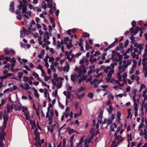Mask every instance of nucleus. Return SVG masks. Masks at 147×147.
I'll return each instance as SVG.
<instances>
[{"label": "nucleus", "instance_id": "1", "mask_svg": "<svg viewBox=\"0 0 147 147\" xmlns=\"http://www.w3.org/2000/svg\"><path fill=\"white\" fill-rule=\"evenodd\" d=\"M131 64V61L130 60H124L123 61V64L121 61H119L118 68V73L117 76L119 81H122V76L121 74L124 72L126 68Z\"/></svg>", "mask_w": 147, "mask_h": 147}, {"label": "nucleus", "instance_id": "2", "mask_svg": "<svg viewBox=\"0 0 147 147\" xmlns=\"http://www.w3.org/2000/svg\"><path fill=\"white\" fill-rule=\"evenodd\" d=\"M24 115L26 119L30 121V123L32 125L31 128H33L34 126L35 125V121L33 119L34 116V113L32 112L30 113L28 111L26 112V113Z\"/></svg>", "mask_w": 147, "mask_h": 147}, {"label": "nucleus", "instance_id": "3", "mask_svg": "<svg viewBox=\"0 0 147 147\" xmlns=\"http://www.w3.org/2000/svg\"><path fill=\"white\" fill-rule=\"evenodd\" d=\"M62 78H57L55 79L52 80V84L54 86H56V87L58 89L60 88L62 86Z\"/></svg>", "mask_w": 147, "mask_h": 147}, {"label": "nucleus", "instance_id": "4", "mask_svg": "<svg viewBox=\"0 0 147 147\" xmlns=\"http://www.w3.org/2000/svg\"><path fill=\"white\" fill-rule=\"evenodd\" d=\"M50 108L49 107L47 108V112L46 113V117L48 118L49 121H51L53 120V116L54 114V111L53 109L50 111L49 115Z\"/></svg>", "mask_w": 147, "mask_h": 147}, {"label": "nucleus", "instance_id": "5", "mask_svg": "<svg viewBox=\"0 0 147 147\" xmlns=\"http://www.w3.org/2000/svg\"><path fill=\"white\" fill-rule=\"evenodd\" d=\"M64 43L66 45L67 48L69 49H70L72 46L71 40L69 39L68 37L64 38Z\"/></svg>", "mask_w": 147, "mask_h": 147}, {"label": "nucleus", "instance_id": "6", "mask_svg": "<svg viewBox=\"0 0 147 147\" xmlns=\"http://www.w3.org/2000/svg\"><path fill=\"white\" fill-rule=\"evenodd\" d=\"M22 12L24 14V16L27 19L28 18V17L30 16L31 15V12H30L26 11V5H22Z\"/></svg>", "mask_w": 147, "mask_h": 147}, {"label": "nucleus", "instance_id": "7", "mask_svg": "<svg viewBox=\"0 0 147 147\" xmlns=\"http://www.w3.org/2000/svg\"><path fill=\"white\" fill-rule=\"evenodd\" d=\"M102 68L104 69V71L105 73H108V74H113L114 73V70L111 69V67L110 66H107L102 67Z\"/></svg>", "mask_w": 147, "mask_h": 147}, {"label": "nucleus", "instance_id": "8", "mask_svg": "<svg viewBox=\"0 0 147 147\" xmlns=\"http://www.w3.org/2000/svg\"><path fill=\"white\" fill-rule=\"evenodd\" d=\"M5 134L3 130H1L0 131V145H3V140H5Z\"/></svg>", "mask_w": 147, "mask_h": 147}, {"label": "nucleus", "instance_id": "9", "mask_svg": "<svg viewBox=\"0 0 147 147\" xmlns=\"http://www.w3.org/2000/svg\"><path fill=\"white\" fill-rule=\"evenodd\" d=\"M143 71H147V61L146 58H144L142 60Z\"/></svg>", "mask_w": 147, "mask_h": 147}, {"label": "nucleus", "instance_id": "10", "mask_svg": "<svg viewBox=\"0 0 147 147\" xmlns=\"http://www.w3.org/2000/svg\"><path fill=\"white\" fill-rule=\"evenodd\" d=\"M86 72V69L84 65H82L80 67L79 74H78L79 77H80L81 74L85 73Z\"/></svg>", "mask_w": 147, "mask_h": 147}, {"label": "nucleus", "instance_id": "11", "mask_svg": "<svg viewBox=\"0 0 147 147\" xmlns=\"http://www.w3.org/2000/svg\"><path fill=\"white\" fill-rule=\"evenodd\" d=\"M4 50L5 55H9L11 53L12 54H15V51L11 49H9L7 48H6L4 49Z\"/></svg>", "mask_w": 147, "mask_h": 147}, {"label": "nucleus", "instance_id": "12", "mask_svg": "<svg viewBox=\"0 0 147 147\" xmlns=\"http://www.w3.org/2000/svg\"><path fill=\"white\" fill-rule=\"evenodd\" d=\"M65 55L67 56V58L69 61L72 60V58L74 56V55H71V52H68L67 51L65 52Z\"/></svg>", "mask_w": 147, "mask_h": 147}, {"label": "nucleus", "instance_id": "13", "mask_svg": "<svg viewBox=\"0 0 147 147\" xmlns=\"http://www.w3.org/2000/svg\"><path fill=\"white\" fill-rule=\"evenodd\" d=\"M78 74H77L76 73H74L71 76V80L74 82L76 80L78 77Z\"/></svg>", "mask_w": 147, "mask_h": 147}, {"label": "nucleus", "instance_id": "14", "mask_svg": "<svg viewBox=\"0 0 147 147\" xmlns=\"http://www.w3.org/2000/svg\"><path fill=\"white\" fill-rule=\"evenodd\" d=\"M50 36H52L51 34L49 33L48 31H45V34H44L43 40L45 41L46 40H49L50 39Z\"/></svg>", "mask_w": 147, "mask_h": 147}, {"label": "nucleus", "instance_id": "15", "mask_svg": "<svg viewBox=\"0 0 147 147\" xmlns=\"http://www.w3.org/2000/svg\"><path fill=\"white\" fill-rule=\"evenodd\" d=\"M102 116L101 115H99L98 117V122L96 125V128H98L99 127V124H101L102 122Z\"/></svg>", "mask_w": 147, "mask_h": 147}, {"label": "nucleus", "instance_id": "16", "mask_svg": "<svg viewBox=\"0 0 147 147\" xmlns=\"http://www.w3.org/2000/svg\"><path fill=\"white\" fill-rule=\"evenodd\" d=\"M139 30V27H137L136 28H131L130 30V32L134 34H137Z\"/></svg>", "mask_w": 147, "mask_h": 147}, {"label": "nucleus", "instance_id": "17", "mask_svg": "<svg viewBox=\"0 0 147 147\" xmlns=\"http://www.w3.org/2000/svg\"><path fill=\"white\" fill-rule=\"evenodd\" d=\"M80 63L81 65H87L89 63L87 59L84 58L80 60Z\"/></svg>", "mask_w": 147, "mask_h": 147}, {"label": "nucleus", "instance_id": "18", "mask_svg": "<svg viewBox=\"0 0 147 147\" xmlns=\"http://www.w3.org/2000/svg\"><path fill=\"white\" fill-rule=\"evenodd\" d=\"M112 74H108V77L107 78V82L112 83L114 81V79L111 78Z\"/></svg>", "mask_w": 147, "mask_h": 147}, {"label": "nucleus", "instance_id": "19", "mask_svg": "<svg viewBox=\"0 0 147 147\" xmlns=\"http://www.w3.org/2000/svg\"><path fill=\"white\" fill-rule=\"evenodd\" d=\"M90 70L88 72V75L90 76L92 72H95L96 70L95 68V66L94 65H92L90 66Z\"/></svg>", "mask_w": 147, "mask_h": 147}, {"label": "nucleus", "instance_id": "20", "mask_svg": "<svg viewBox=\"0 0 147 147\" xmlns=\"http://www.w3.org/2000/svg\"><path fill=\"white\" fill-rule=\"evenodd\" d=\"M115 118V115H113L112 117H109L107 119V123L108 124H112L113 121Z\"/></svg>", "mask_w": 147, "mask_h": 147}, {"label": "nucleus", "instance_id": "21", "mask_svg": "<svg viewBox=\"0 0 147 147\" xmlns=\"http://www.w3.org/2000/svg\"><path fill=\"white\" fill-rule=\"evenodd\" d=\"M134 46L136 47V48L138 49L139 50L141 51L143 49V45L138 44L137 43H134Z\"/></svg>", "mask_w": 147, "mask_h": 147}, {"label": "nucleus", "instance_id": "22", "mask_svg": "<svg viewBox=\"0 0 147 147\" xmlns=\"http://www.w3.org/2000/svg\"><path fill=\"white\" fill-rule=\"evenodd\" d=\"M66 97V99L67 100H69V99L72 100L74 98V96L73 95L71 94L70 91L68 90V93L67 94V95Z\"/></svg>", "mask_w": 147, "mask_h": 147}, {"label": "nucleus", "instance_id": "23", "mask_svg": "<svg viewBox=\"0 0 147 147\" xmlns=\"http://www.w3.org/2000/svg\"><path fill=\"white\" fill-rule=\"evenodd\" d=\"M45 1L48 3L47 5L50 8H52L53 6L52 0H45Z\"/></svg>", "mask_w": 147, "mask_h": 147}, {"label": "nucleus", "instance_id": "24", "mask_svg": "<svg viewBox=\"0 0 147 147\" xmlns=\"http://www.w3.org/2000/svg\"><path fill=\"white\" fill-rule=\"evenodd\" d=\"M49 62H51L52 63V65L50 66V68L51 69H53V68H52L53 67V64L54 63V61L55 60V59L54 57H49Z\"/></svg>", "mask_w": 147, "mask_h": 147}, {"label": "nucleus", "instance_id": "25", "mask_svg": "<svg viewBox=\"0 0 147 147\" xmlns=\"http://www.w3.org/2000/svg\"><path fill=\"white\" fill-rule=\"evenodd\" d=\"M121 116V113L119 112H117V118L118 119L116 120V122L117 124L120 123V117Z\"/></svg>", "mask_w": 147, "mask_h": 147}, {"label": "nucleus", "instance_id": "26", "mask_svg": "<svg viewBox=\"0 0 147 147\" xmlns=\"http://www.w3.org/2000/svg\"><path fill=\"white\" fill-rule=\"evenodd\" d=\"M134 103V106H138L139 105V100L138 99L136 98L133 99Z\"/></svg>", "mask_w": 147, "mask_h": 147}, {"label": "nucleus", "instance_id": "27", "mask_svg": "<svg viewBox=\"0 0 147 147\" xmlns=\"http://www.w3.org/2000/svg\"><path fill=\"white\" fill-rule=\"evenodd\" d=\"M9 10L12 12H13L14 11V9L13 6V3L12 1H11L10 4Z\"/></svg>", "mask_w": 147, "mask_h": 147}, {"label": "nucleus", "instance_id": "28", "mask_svg": "<svg viewBox=\"0 0 147 147\" xmlns=\"http://www.w3.org/2000/svg\"><path fill=\"white\" fill-rule=\"evenodd\" d=\"M64 71H66L67 72L69 70V65L68 64H67L65 66L63 69Z\"/></svg>", "mask_w": 147, "mask_h": 147}, {"label": "nucleus", "instance_id": "29", "mask_svg": "<svg viewBox=\"0 0 147 147\" xmlns=\"http://www.w3.org/2000/svg\"><path fill=\"white\" fill-rule=\"evenodd\" d=\"M136 92L137 90L136 89H134L132 90V92L133 99L136 98Z\"/></svg>", "mask_w": 147, "mask_h": 147}, {"label": "nucleus", "instance_id": "30", "mask_svg": "<svg viewBox=\"0 0 147 147\" xmlns=\"http://www.w3.org/2000/svg\"><path fill=\"white\" fill-rule=\"evenodd\" d=\"M32 129H35V130H34V133L35 135H36L37 134H39V132H37L38 128L37 127V126L36 125L35 123V126H34L33 128H32Z\"/></svg>", "mask_w": 147, "mask_h": 147}, {"label": "nucleus", "instance_id": "31", "mask_svg": "<svg viewBox=\"0 0 147 147\" xmlns=\"http://www.w3.org/2000/svg\"><path fill=\"white\" fill-rule=\"evenodd\" d=\"M124 139L121 136H118L115 138V140H117L119 142H121Z\"/></svg>", "mask_w": 147, "mask_h": 147}, {"label": "nucleus", "instance_id": "32", "mask_svg": "<svg viewBox=\"0 0 147 147\" xmlns=\"http://www.w3.org/2000/svg\"><path fill=\"white\" fill-rule=\"evenodd\" d=\"M24 85L25 86L24 88V90H28V89L31 88L30 87L29 84H28L27 83H25Z\"/></svg>", "mask_w": 147, "mask_h": 147}, {"label": "nucleus", "instance_id": "33", "mask_svg": "<svg viewBox=\"0 0 147 147\" xmlns=\"http://www.w3.org/2000/svg\"><path fill=\"white\" fill-rule=\"evenodd\" d=\"M81 114H82L81 110V109H80V112L78 113V114L75 113L74 114V117L75 118H76L78 117L81 116Z\"/></svg>", "mask_w": 147, "mask_h": 147}, {"label": "nucleus", "instance_id": "34", "mask_svg": "<svg viewBox=\"0 0 147 147\" xmlns=\"http://www.w3.org/2000/svg\"><path fill=\"white\" fill-rule=\"evenodd\" d=\"M7 111L8 113H9L12 110V107L10 105L8 104L7 107Z\"/></svg>", "mask_w": 147, "mask_h": 147}, {"label": "nucleus", "instance_id": "35", "mask_svg": "<svg viewBox=\"0 0 147 147\" xmlns=\"http://www.w3.org/2000/svg\"><path fill=\"white\" fill-rule=\"evenodd\" d=\"M96 60V59L94 58L93 56V55H90V61L92 63L93 62H95Z\"/></svg>", "mask_w": 147, "mask_h": 147}, {"label": "nucleus", "instance_id": "36", "mask_svg": "<svg viewBox=\"0 0 147 147\" xmlns=\"http://www.w3.org/2000/svg\"><path fill=\"white\" fill-rule=\"evenodd\" d=\"M106 110H107V111H108L109 113H111L112 111H113V107L111 106H109V108H107L106 109Z\"/></svg>", "mask_w": 147, "mask_h": 147}, {"label": "nucleus", "instance_id": "37", "mask_svg": "<svg viewBox=\"0 0 147 147\" xmlns=\"http://www.w3.org/2000/svg\"><path fill=\"white\" fill-rule=\"evenodd\" d=\"M131 56L133 58H135L137 59H138V55L136 54L135 53H132L131 54Z\"/></svg>", "mask_w": 147, "mask_h": 147}, {"label": "nucleus", "instance_id": "38", "mask_svg": "<svg viewBox=\"0 0 147 147\" xmlns=\"http://www.w3.org/2000/svg\"><path fill=\"white\" fill-rule=\"evenodd\" d=\"M85 95L84 93H82L81 94H77V98L79 99H81L83 98Z\"/></svg>", "mask_w": 147, "mask_h": 147}, {"label": "nucleus", "instance_id": "39", "mask_svg": "<svg viewBox=\"0 0 147 147\" xmlns=\"http://www.w3.org/2000/svg\"><path fill=\"white\" fill-rule=\"evenodd\" d=\"M133 63V64L132 65V67L133 68H134L136 67L137 63L135 60H134L132 61Z\"/></svg>", "mask_w": 147, "mask_h": 147}, {"label": "nucleus", "instance_id": "40", "mask_svg": "<svg viewBox=\"0 0 147 147\" xmlns=\"http://www.w3.org/2000/svg\"><path fill=\"white\" fill-rule=\"evenodd\" d=\"M22 111L23 112L24 114H25L26 112H28L27 111V109L26 107H22L21 108Z\"/></svg>", "mask_w": 147, "mask_h": 147}, {"label": "nucleus", "instance_id": "41", "mask_svg": "<svg viewBox=\"0 0 147 147\" xmlns=\"http://www.w3.org/2000/svg\"><path fill=\"white\" fill-rule=\"evenodd\" d=\"M19 2L20 3V4H19V5L18 6V9L19 10H21L22 9V1H19Z\"/></svg>", "mask_w": 147, "mask_h": 147}, {"label": "nucleus", "instance_id": "42", "mask_svg": "<svg viewBox=\"0 0 147 147\" xmlns=\"http://www.w3.org/2000/svg\"><path fill=\"white\" fill-rule=\"evenodd\" d=\"M134 53H137L138 55H140L141 53V51L139 50H138V49L136 48L134 49Z\"/></svg>", "mask_w": 147, "mask_h": 147}, {"label": "nucleus", "instance_id": "43", "mask_svg": "<svg viewBox=\"0 0 147 147\" xmlns=\"http://www.w3.org/2000/svg\"><path fill=\"white\" fill-rule=\"evenodd\" d=\"M36 136V137L35 138L34 140L35 141L37 142L38 141L40 140V137H39V134L36 135H35Z\"/></svg>", "mask_w": 147, "mask_h": 147}, {"label": "nucleus", "instance_id": "44", "mask_svg": "<svg viewBox=\"0 0 147 147\" xmlns=\"http://www.w3.org/2000/svg\"><path fill=\"white\" fill-rule=\"evenodd\" d=\"M96 129L94 127H93L91 129L90 132L92 134V135H97L98 134V133L95 134L94 133V131Z\"/></svg>", "mask_w": 147, "mask_h": 147}, {"label": "nucleus", "instance_id": "45", "mask_svg": "<svg viewBox=\"0 0 147 147\" xmlns=\"http://www.w3.org/2000/svg\"><path fill=\"white\" fill-rule=\"evenodd\" d=\"M34 95L37 98H38L39 97V95L38 93L37 90L34 88Z\"/></svg>", "mask_w": 147, "mask_h": 147}, {"label": "nucleus", "instance_id": "46", "mask_svg": "<svg viewBox=\"0 0 147 147\" xmlns=\"http://www.w3.org/2000/svg\"><path fill=\"white\" fill-rule=\"evenodd\" d=\"M91 142V139L90 138H86L84 141V143L89 144Z\"/></svg>", "mask_w": 147, "mask_h": 147}, {"label": "nucleus", "instance_id": "47", "mask_svg": "<svg viewBox=\"0 0 147 147\" xmlns=\"http://www.w3.org/2000/svg\"><path fill=\"white\" fill-rule=\"evenodd\" d=\"M101 87L102 88V90L103 91H105L106 90L107 88H108V86L107 85H102Z\"/></svg>", "mask_w": 147, "mask_h": 147}, {"label": "nucleus", "instance_id": "48", "mask_svg": "<svg viewBox=\"0 0 147 147\" xmlns=\"http://www.w3.org/2000/svg\"><path fill=\"white\" fill-rule=\"evenodd\" d=\"M42 7L45 10H46V5L45 2H43L42 3Z\"/></svg>", "mask_w": 147, "mask_h": 147}, {"label": "nucleus", "instance_id": "49", "mask_svg": "<svg viewBox=\"0 0 147 147\" xmlns=\"http://www.w3.org/2000/svg\"><path fill=\"white\" fill-rule=\"evenodd\" d=\"M90 36V34L89 33L86 32H84L83 34V36L84 37H89Z\"/></svg>", "mask_w": 147, "mask_h": 147}, {"label": "nucleus", "instance_id": "50", "mask_svg": "<svg viewBox=\"0 0 147 147\" xmlns=\"http://www.w3.org/2000/svg\"><path fill=\"white\" fill-rule=\"evenodd\" d=\"M145 87L146 86L144 84H142L140 85V91H142L143 89L145 88Z\"/></svg>", "mask_w": 147, "mask_h": 147}, {"label": "nucleus", "instance_id": "51", "mask_svg": "<svg viewBox=\"0 0 147 147\" xmlns=\"http://www.w3.org/2000/svg\"><path fill=\"white\" fill-rule=\"evenodd\" d=\"M3 118L4 121H8V117L7 115L6 114L4 115Z\"/></svg>", "mask_w": 147, "mask_h": 147}, {"label": "nucleus", "instance_id": "52", "mask_svg": "<svg viewBox=\"0 0 147 147\" xmlns=\"http://www.w3.org/2000/svg\"><path fill=\"white\" fill-rule=\"evenodd\" d=\"M49 58V56L48 55H47L45 57V58L44 59V61L45 63H48V59Z\"/></svg>", "mask_w": 147, "mask_h": 147}, {"label": "nucleus", "instance_id": "53", "mask_svg": "<svg viewBox=\"0 0 147 147\" xmlns=\"http://www.w3.org/2000/svg\"><path fill=\"white\" fill-rule=\"evenodd\" d=\"M35 145L36 146V147H41V144L39 142L35 143Z\"/></svg>", "mask_w": 147, "mask_h": 147}, {"label": "nucleus", "instance_id": "54", "mask_svg": "<svg viewBox=\"0 0 147 147\" xmlns=\"http://www.w3.org/2000/svg\"><path fill=\"white\" fill-rule=\"evenodd\" d=\"M127 74L126 73H123L122 76V78H123V79H125L127 77Z\"/></svg>", "mask_w": 147, "mask_h": 147}, {"label": "nucleus", "instance_id": "55", "mask_svg": "<svg viewBox=\"0 0 147 147\" xmlns=\"http://www.w3.org/2000/svg\"><path fill=\"white\" fill-rule=\"evenodd\" d=\"M52 95L53 96L56 97L57 95V90H56L55 92H53Z\"/></svg>", "mask_w": 147, "mask_h": 147}, {"label": "nucleus", "instance_id": "56", "mask_svg": "<svg viewBox=\"0 0 147 147\" xmlns=\"http://www.w3.org/2000/svg\"><path fill=\"white\" fill-rule=\"evenodd\" d=\"M61 42L59 40H58L57 41V47L59 49L61 47Z\"/></svg>", "mask_w": 147, "mask_h": 147}, {"label": "nucleus", "instance_id": "57", "mask_svg": "<svg viewBox=\"0 0 147 147\" xmlns=\"http://www.w3.org/2000/svg\"><path fill=\"white\" fill-rule=\"evenodd\" d=\"M20 37L22 38H23L25 36V34L26 33L23 32L21 30H20Z\"/></svg>", "mask_w": 147, "mask_h": 147}, {"label": "nucleus", "instance_id": "58", "mask_svg": "<svg viewBox=\"0 0 147 147\" xmlns=\"http://www.w3.org/2000/svg\"><path fill=\"white\" fill-rule=\"evenodd\" d=\"M127 139L131 141H132V139L131 138V134H127Z\"/></svg>", "mask_w": 147, "mask_h": 147}, {"label": "nucleus", "instance_id": "59", "mask_svg": "<svg viewBox=\"0 0 147 147\" xmlns=\"http://www.w3.org/2000/svg\"><path fill=\"white\" fill-rule=\"evenodd\" d=\"M23 73L22 72H20L18 73V77L19 78H22Z\"/></svg>", "mask_w": 147, "mask_h": 147}, {"label": "nucleus", "instance_id": "60", "mask_svg": "<svg viewBox=\"0 0 147 147\" xmlns=\"http://www.w3.org/2000/svg\"><path fill=\"white\" fill-rule=\"evenodd\" d=\"M92 76H90L89 78L86 79V82H88L90 81H91L92 80Z\"/></svg>", "mask_w": 147, "mask_h": 147}, {"label": "nucleus", "instance_id": "61", "mask_svg": "<svg viewBox=\"0 0 147 147\" xmlns=\"http://www.w3.org/2000/svg\"><path fill=\"white\" fill-rule=\"evenodd\" d=\"M93 95V94L91 92H89L88 94V96L90 98H92Z\"/></svg>", "mask_w": 147, "mask_h": 147}, {"label": "nucleus", "instance_id": "62", "mask_svg": "<svg viewBox=\"0 0 147 147\" xmlns=\"http://www.w3.org/2000/svg\"><path fill=\"white\" fill-rule=\"evenodd\" d=\"M86 49L87 50H88L90 49V46L88 44L87 41H86Z\"/></svg>", "mask_w": 147, "mask_h": 147}, {"label": "nucleus", "instance_id": "63", "mask_svg": "<svg viewBox=\"0 0 147 147\" xmlns=\"http://www.w3.org/2000/svg\"><path fill=\"white\" fill-rule=\"evenodd\" d=\"M118 86L120 87V89H122V87L124 86V84L123 83H121L120 84V82H119V83L118 84Z\"/></svg>", "mask_w": 147, "mask_h": 147}, {"label": "nucleus", "instance_id": "64", "mask_svg": "<svg viewBox=\"0 0 147 147\" xmlns=\"http://www.w3.org/2000/svg\"><path fill=\"white\" fill-rule=\"evenodd\" d=\"M48 40H46L45 41L44 40H43V42L47 45H49L51 43Z\"/></svg>", "mask_w": 147, "mask_h": 147}]
</instances>
